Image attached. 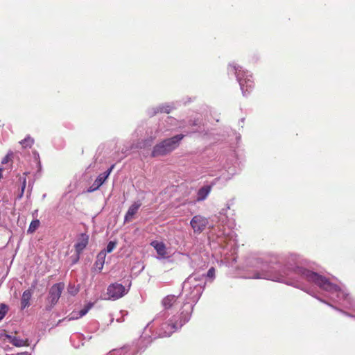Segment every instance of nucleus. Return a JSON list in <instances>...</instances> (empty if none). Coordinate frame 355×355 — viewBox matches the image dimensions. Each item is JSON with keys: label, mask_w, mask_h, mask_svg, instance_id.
<instances>
[{"label": "nucleus", "mask_w": 355, "mask_h": 355, "mask_svg": "<svg viewBox=\"0 0 355 355\" xmlns=\"http://www.w3.org/2000/svg\"><path fill=\"white\" fill-rule=\"evenodd\" d=\"M252 266L253 275L248 276V278L263 279L285 284H289L290 280L304 281L325 291L331 300L346 308L352 306L351 297L344 288L331 283L325 277L304 267H293L288 263L282 266L277 257L275 261L271 259L265 261L259 258L256 259L252 262Z\"/></svg>", "instance_id": "obj_1"}, {"label": "nucleus", "mask_w": 355, "mask_h": 355, "mask_svg": "<svg viewBox=\"0 0 355 355\" xmlns=\"http://www.w3.org/2000/svg\"><path fill=\"white\" fill-rule=\"evenodd\" d=\"M204 278L205 275L194 273L184 282L182 293L184 294L187 302L182 306L180 315L169 318L162 324L159 330V336H170L189 320L193 304L198 301L205 288L206 283Z\"/></svg>", "instance_id": "obj_2"}, {"label": "nucleus", "mask_w": 355, "mask_h": 355, "mask_svg": "<svg viewBox=\"0 0 355 355\" xmlns=\"http://www.w3.org/2000/svg\"><path fill=\"white\" fill-rule=\"evenodd\" d=\"M227 71L228 73H232L236 76L243 96L252 91L254 87V82L252 79V74L249 71H244L242 67L234 62L229 64Z\"/></svg>", "instance_id": "obj_3"}, {"label": "nucleus", "mask_w": 355, "mask_h": 355, "mask_svg": "<svg viewBox=\"0 0 355 355\" xmlns=\"http://www.w3.org/2000/svg\"><path fill=\"white\" fill-rule=\"evenodd\" d=\"M184 137V135H178L155 145L152 151V157L162 156L171 153L179 146Z\"/></svg>", "instance_id": "obj_4"}, {"label": "nucleus", "mask_w": 355, "mask_h": 355, "mask_svg": "<svg viewBox=\"0 0 355 355\" xmlns=\"http://www.w3.org/2000/svg\"><path fill=\"white\" fill-rule=\"evenodd\" d=\"M218 239V243L223 248H228L230 245L231 249L236 246V235L233 232L228 230L226 232V230H219L216 234Z\"/></svg>", "instance_id": "obj_5"}, {"label": "nucleus", "mask_w": 355, "mask_h": 355, "mask_svg": "<svg viewBox=\"0 0 355 355\" xmlns=\"http://www.w3.org/2000/svg\"><path fill=\"white\" fill-rule=\"evenodd\" d=\"M130 284L128 286V288H130ZM128 290L129 288H125L122 284L114 283L107 287V294L109 296V299L116 300L125 295Z\"/></svg>", "instance_id": "obj_6"}, {"label": "nucleus", "mask_w": 355, "mask_h": 355, "mask_svg": "<svg viewBox=\"0 0 355 355\" xmlns=\"http://www.w3.org/2000/svg\"><path fill=\"white\" fill-rule=\"evenodd\" d=\"M190 225L195 233H201L208 225V219L200 215H196L192 218Z\"/></svg>", "instance_id": "obj_7"}, {"label": "nucleus", "mask_w": 355, "mask_h": 355, "mask_svg": "<svg viewBox=\"0 0 355 355\" xmlns=\"http://www.w3.org/2000/svg\"><path fill=\"white\" fill-rule=\"evenodd\" d=\"M64 289V284L62 283H58L51 286L49 291V300L52 304H55Z\"/></svg>", "instance_id": "obj_8"}, {"label": "nucleus", "mask_w": 355, "mask_h": 355, "mask_svg": "<svg viewBox=\"0 0 355 355\" xmlns=\"http://www.w3.org/2000/svg\"><path fill=\"white\" fill-rule=\"evenodd\" d=\"M89 242V236L85 234H81L80 238L78 239L77 243L75 244V250L76 252V259L73 263H76L79 259L80 255L86 248Z\"/></svg>", "instance_id": "obj_9"}, {"label": "nucleus", "mask_w": 355, "mask_h": 355, "mask_svg": "<svg viewBox=\"0 0 355 355\" xmlns=\"http://www.w3.org/2000/svg\"><path fill=\"white\" fill-rule=\"evenodd\" d=\"M150 245L155 248L158 256V259H166L168 257L167 254L166 247L163 242L157 241H153L150 243Z\"/></svg>", "instance_id": "obj_10"}, {"label": "nucleus", "mask_w": 355, "mask_h": 355, "mask_svg": "<svg viewBox=\"0 0 355 355\" xmlns=\"http://www.w3.org/2000/svg\"><path fill=\"white\" fill-rule=\"evenodd\" d=\"M177 297L175 295H167L162 300V304L164 306L166 311L164 313V316L167 318L169 317L168 309H170L172 306L177 307L178 304L176 303Z\"/></svg>", "instance_id": "obj_11"}, {"label": "nucleus", "mask_w": 355, "mask_h": 355, "mask_svg": "<svg viewBox=\"0 0 355 355\" xmlns=\"http://www.w3.org/2000/svg\"><path fill=\"white\" fill-rule=\"evenodd\" d=\"M141 203L139 202H135L129 208L125 216V220L130 221L132 219L135 214L137 212Z\"/></svg>", "instance_id": "obj_12"}, {"label": "nucleus", "mask_w": 355, "mask_h": 355, "mask_svg": "<svg viewBox=\"0 0 355 355\" xmlns=\"http://www.w3.org/2000/svg\"><path fill=\"white\" fill-rule=\"evenodd\" d=\"M93 306L92 303L87 304L83 309H81L79 312H73L69 316L68 320H76L78 319L85 315H86L90 309Z\"/></svg>", "instance_id": "obj_13"}, {"label": "nucleus", "mask_w": 355, "mask_h": 355, "mask_svg": "<svg viewBox=\"0 0 355 355\" xmlns=\"http://www.w3.org/2000/svg\"><path fill=\"white\" fill-rule=\"evenodd\" d=\"M134 352L135 350H132L130 347L125 346L112 350L107 355H133Z\"/></svg>", "instance_id": "obj_14"}, {"label": "nucleus", "mask_w": 355, "mask_h": 355, "mask_svg": "<svg viewBox=\"0 0 355 355\" xmlns=\"http://www.w3.org/2000/svg\"><path fill=\"white\" fill-rule=\"evenodd\" d=\"M31 297L32 291L31 290H26L24 291L21 298V306L22 309H24L25 308L30 306V300Z\"/></svg>", "instance_id": "obj_15"}, {"label": "nucleus", "mask_w": 355, "mask_h": 355, "mask_svg": "<svg viewBox=\"0 0 355 355\" xmlns=\"http://www.w3.org/2000/svg\"><path fill=\"white\" fill-rule=\"evenodd\" d=\"M105 257H106V252L105 251H101L96 257V260L94 263V266L99 271H101L103 268Z\"/></svg>", "instance_id": "obj_16"}, {"label": "nucleus", "mask_w": 355, "mask_h": 355, "mask_svg": "<svg viewBox=\"0 0 355 355\" xmlns=\"http://www.w3.org/2000/svg\"><path fill=\"white\" fill-rule=\"evenodd\" d=\"M211 190V187L209 185H206L200 188L197 193V200L202 201L206 199Z\"/></svg>", "instance_id": "obj_17"}, {"label": "nucleus", "mask_w": 355, "mask_h": 355, "mask_svg": "<svg viewBox=\"0 0 355 355\" xmlns=\"http://www.w3.org/2000/svg\"><path fill=\"white\" fill-rule=\"evenodd\" d=\"M105 181V179H104V178L100 174L96 178L92 185L88 189V191L92 192L97 190L103 184Z\"/></svg>", "instance_id": "obj_18"}, {"label": "nucleus", "mask_w": 355, "mask_h": 355, "mask_svg": "<svg viewBox=\"0 0 355 355\" xmlns=\"http://www.w3.org/2000/svg\"><path fill=\"white\" fill-rule=\"evenodd\" d=\"M9 338L10 339V343L16 347H21V346H25L27 345L26 340H25L21 339L20 338L16 337V336H13V337L9 336Z\"/></svg>", "instance_id": "obj_19"}, {"label": "nucleus", "mask_w": 355, "mask_h": 355, "mask_svg": "<svg viewBox=\"0 0 355 355\" xmlns=\"http://www.w3.org/2000/svg\"><path fill=\"white\" fill-rule=\"evenodd\" d=\"M156 138V136H150L149 138L139 142L137 146V148H144L147 146H151L153 141Z\"/></svg>", "instance_id": "obj_20"}, {"label": "nucleus", "mask_w": 355, "mask_h": 355, "mask_svg": "<svg viewBox=\"0 0 355 355\" xmlns=\"http://www.w3.org/2000/svg\"><path fill=\"white\" fill-rule=\"evenodd\" d=\"M173 109V107L170 105H162L157 107H156L154 110L153 114L157 113V112H164V113H169Z\"/></svg>", "instance_id": "obj_21"}, {"label": "nucleus", "mask_w": 355, "mask_h": 355, "mask_svg": "<svg viewBox=\"0 0 355 355\" xmlns=\"http://www.w3.org/2000/svg\"><path fill=\"white\" fill-rule=\"evenodd\" d=\"M34 143V139L30 136L26 137L24 139L20 141L21 145L23 148H31Z\"/></svg>", "instance_id": "obj_22"}, {"label": "nucleus", "mask_w": 355, "mask_h": 355, "mask_svg": "<svg viewBox=\"0 0 355 355\" xmlns=\"http://www.w3.org/2000/svg\"><path fill=\"white\" fill-rule=\"evenodd\" d=\"M40 224V222L37 219L32 220L28 229V233H33L39 227Z\"/></svg>", "instance_id": "obj_23"}, {"label": "nucleus", "mask_w": 355, "mask_h": 355, "mask_svg": "<svg viewBox=\"0 0 355 355\" xmlns=\"http://www.w3.org/2000/svg\"><path fill=\"white\" fill-rule=\"evenodd\" d=\"M8 311V307L5 304H0V321L5 317Z\"/></svg>", "instance_id": "obj_24"}, {"label": "nucleus", "mask_w": 355, "mask_h": 355, "mask_svg": "<svg viewBox=\"0 0 355 355\" xmlns=\"http://www.w3.org/2000/svg\"><path fill=\"white\" fill-rule=\"evenodd\" d=\"M116 242L115 241H110L106 247V248L105 250H103L102 251H105L106 252V254L107 253H110L112 252L114 249L116 248Z\"/></svg>", "instance_id": "obj_25"}, {"label": "nucleus", "mask_w": 355, "mask_h": 355, "mask_svg": "<svg viewBox=\"0 0 355 355\" xmlns=\"http://www.w3.org/2000/svg\"><path fill=\"white\" fill-rule=\"evenodd\" d=\"M67 291L71 295H75L78 293V288L73 284H69Z\"/></svg>", "instance_id": "obj_26"}, {"label": "nucleus", "mask_w": 355, "mask_h": 355, "mask_svg": "<svg viewBox=\"0 0 355 355\" xmlns=\"http://www.w3.org/2000/svg\"><path fill=\"white\" fill-rule=\"evenodd\" d=\"M20 180H21V193L19 195V198H21L23 196L24 189H25L26 185V179L25 177H24L22 178H21Z\"/></svg>", "instance_id": "obj_27"}, {"label": "nucleus", "mask_w": 355, "mask_h": 355, "mask_svg": "<svg viewBox=\"0 0 355 355\" xmlns=\"http://www.w3.org/2000/svg\"><path fill=\"white\" fill-rule=\"evenodd\" d=\"M207 277L211 279H214L215 277V269L214 267L209 269L207 273Z\"/></svg>", "instance_id": "obj_28"}, {"label": "nucleus", "mask_w": 355, "mask_h": 355, "mask_svg": "<svg viewBox=\"0 0 355 355\" xmlns=\"http://www.w3.org/2000/svg\"><path fill=\"white\" fill-rule=\"evenodd\" d=\"M113 168H114V165H112L107 171H106L103 173L101 174L104 178V179L106 180L108 178V176L110 175Z\"/></svg>", "instance_id": "obj_29"}, {"label": "nucleus", "mask_w": 355, "mask_h": 355, "mask_svg": "<svg viewBox=\"0 0 355 355\" xmlns=\"http://www.w3.org/2000/svg\"><path fill=\"white\" fill-rule=\"evenodd\" d=\"M12 155V153H8L3 159H2V161H1V163L3 164H5L6 163L8 162V161L10 160V156Z\"/></svg>", "instance_id": "obj_30"}, {"label": "nucleus", "mask_w": 355, "mask_h": 355, "mask_svg": "<svg viewBox=\"0 0 355 355\" xmlns=\"http://www.w3.org/2000/svg\"><path fill=\"white\" fill-rule=\"evenodd\" d=\"M230 209V206H229V205H227V207H226L225 209H223L221 210V211L220 212V215H225L227 210V209Z\"/></svg>", "instance_id": "obj_31"}, {"label": "nucleus", "mask_w": 355, "mask_h": 355, "mask_svg": "<svg viewBox=\"0 0 355 355\" xmlns=\"http://www.w3.org/2000/svg\"><path fill=\"white\" fill-rule=\"evenodd\" d=\"M1 172H2V168H0V178H2V173H1Z\"/></svg>", "instance_id": "obj_32"}, {"label": "nucleus", "mask_w": 355, "mask_h": 355, "mask_svg": "<svg viewBox=\"0 0 355 355\" xmlns=\"http://www.w3.org/2000/svg\"><path fill=\"white\" fill-rule=\"evenodd\" d=\"M198 125V121H194V122H193V125Z\"/></svg>", "instance_id": "obj_33"}, {"label": "nucleus", "mask_w": 355, "mask_h": 355, "mask_svg": "<svg viewBox=\"0 0 355 355\" xmlns=\"http://www.w3.org/2000/svg\"><path fill=\"white\" fill-rule=\"evenodd\" d=\"M214 231H215L214 229L212 230V231L211 232V234L212 235L214 234Z\"/></svg>", "instance_id": "obj_34"}]
</instances>
